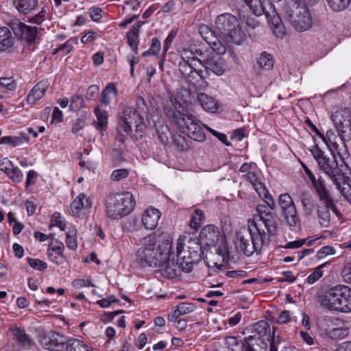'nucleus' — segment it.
<instances>
[{"mask_svg":"<svg viewBox=\"0 0 351 351\" xmlns=\"http://www.w3.org/2000/svg\"><path fill=\"white\" fill-rule=\"evenodd\" d=\"M173 239L167 234L144 237L136 243V263L141 267L158 268L161 274L173 279L182 271L189 273L200 261V246L196 239L180 236L176 241V262L172 251Z\"/></svg>","mask_w":351,"mask_h":351,"instance_id":"obj_1","label":"nucleus"},{"mask_svg":"<svg viewBox=\"0 0 351 351\" xmlns=\"http://www.w3.org/2000/svg\"><path fill=\"white\" fill-rule=\"evenodd\" d=\"M256 211L248 228L239 230L234 243L237 252L247 256L254 252H261L263 246L269 243L270 236L274 235L277 230L276 221L267 206L258 205Z\"/></svg>","mask_w":351,"mask_h":351,"instance_id":"obj_2","label":"nucleus"},{"mask_svg":"<svg viewBox=\"0 0 351 351\" xmlns=\"http://www.w3.org/2000/svg\"><path fill=\"white\" fill-rule=\"evenodd\" d=\"M217 34L206 25L199 28V33L213 51L224 53L229 43L241 45L246 35L237 18L230 13H223L215 19Z\"/></svg>","mask_w":351,"mask_h":351,"instance_id":"obj_3","label":"nucleus"},{"mask_svg":"<svg viewBox=\"0 0 351 351\" xmlns=\"http://www.w3.org/2000/svg\"><path fill=\"white\" fill-rule=\"evenodd\" d=\"M181 109L182 104L173 97H171L164 106L165 114L180 132L193 141L204 142L206 136L200 122L192 114L181 111Z\"/></svg>","mask_w":351,"mask_h":351,"instance_id":"obj_4","label":"nucleus"},{"mask_svg":"<svg viewBox=\"0 0 351 351\" xmlns=\"http://www.w3.org/2000/svg\"><path fill=\"white\" fill-rule=\"evenodd\" d=\"M330 119L337 130V135L332 130L326 132L329 150L342 155L346 152V141L351 140V110L348 108H335Z\"/></svg>","mask_w":351,"mask_h":351,"instance_id":"obj_5","label":"nucleus"},{"mask_svg":"<svg viewBox=\"0 0 351 351\" xmlns=\"http://www.w3.org/2000/svg\"><path fill=\"white\" fill-rule=\"evenodd\" d=\"M317 302L330 311L351 313V287L341 284L335 285L318 294Z\"/></svg>","mask_w":351,"mask_h":351,"instance_id":"obj_6","label":"nucleus"},{"mask_svg":"<svg viewBox=\"0 0 351 351\" xmlns=\"http://www.w3.org/2000/svg\"><path fill=\"white\" fill-rule=\"evenodd\" d=\"M136 102L137 107L136 110L126 107L123 111V115L120 117L117 129V138L119 141H125L132 134V125L135 126L137 132H142L145 128L143 115L147 113V105L141 97H138Z\"/></svg>","mask_w":351,"mask_h":351,"instance_id":"obj_7","label":"nucleus"},{"mask_svg":"<svg viewBox=\"0 0 351 351\" xmlns=\"http://www.w3.org/2000/svg\"><path fill=\"white\" fill-rule=\"evenodd\" d=\"M332 156L328 157L318 148L312 151L313 156L317 161L319 170L325 173L332 182H337L344 177V170L347 166L343 160V156L346 155L347 149L342 155L338 154L337 152L330 150Z\"/></svg>","mask_w":351,"mask_h":351,"instance_id":"obj_8","label":"nucleus"},{"mask_svg":"<svg viewBox=\"0 0 351 351\" xmlns=\"http://www.w3.org/2000/svg\"><path fill=\"white\" fill-rule=\"evenodd\" d=\"M136 202L130 192L112 193L105 200L106 213L112 219H119L129 215L134 208Z\"/></svg>","mask_w":351,"mask_h":351,"instance_id":"obj_9","label":"nucleus"},{"mask_svg":"<svg viewBox=\"0 0 351 351\" xmlns=\"http://www.w3.org/2000/svg\"><path fill=\"white\" fill-rule=\"evenodd\" d=\"M180 60L178 62V67L180 73L184 77H192L197 75L199 81L204 88L208 86V83L203 79L202 72L199 70V66L203 64L204 53L198 49L193 51L186 47L179 50Z\"/></svg>","mask_w":351,"mask_h":351,"instance_id":"obj_10","label":"nucleus"},{"mask_svg":"<svg viewBox=\"0 0 351 351\" xmlns=\"http://www.w3.org/2000/svg\"><path fill=\"white\" fill-rule=\"evenodd\" d=\"M249 8L256 16L265 15L273 34L278 38H283L285 35V27L282 20L276 11L274 5L270 1L261 0H243Z\"/></svg>","mask_w":351,"mask_h":351,"instance_id":"obj_11","label":"nucleus"},{"mask_svg":"<svg viewBox=\"0 0 351 351\" xmlns=\"http://www.w3.org/2000/svg\"><path fill=\"white\" fill-rule=\"evenodd\" d=\"M184 236L190 237L191 239L197 241L200 246V256L202 255L201 245L216 247V252L221 256L223 259L228 258L231 254L226 238L224 237L219 238V231L214 225H208L204 227L200 232L199 239L193 238L189 234H184Z\"/></svg>","mask_w":351,"mask_h":351,"instance_id":"obj_12","label":"nucleus"},{"mask_svg":"<svg viewBox=\"0 0 351 351\" xmlns=\"http://www.w3.org/2000/svg\"><path fill=\"white\" fill-rule=\"evenodd\" d=\"M306 4L290 2L285 8V15L298 32H304L311 28L312 18Z\"/></svg>","mask_w":351,"mask_h":351,"instance_id":"obj_13","label":"nucleus"},{"mask_svg":"<svg viewBox=\"0 0 351 351\" xmlns=\"http://www.w3.org/2000/svg\"><path fill=\"white\" fill-rule=\"evenodd\" d=\"M278 201L288 225L292 228H299L300 220L291 197L288 193L282 194L279 196Z\"/></svg>","mask_w":351,"mask_h":351,"instance_id":"obj_14","label":"nucleus"},{"mask_svg":"<svg viewBox=\"0 0 351 351\" xmlns=\"http://www.w3.org/2000/svg\"><path fill=\"white\" fill-rule=\"evenodd\" d=\"M256 170L248 172V174H243V177L253 186L261 198H262L271 210L275 208V202L272 196L269 193L264 184L261 181L260 177L257 175Z\"/></svg>","mask_w":351,"mask_h":351,"instance_id":"obj_15","label":"nucleus"},{"mask_svg":"<svg viewBox=\"0 0 351 351\" xmlns=\"http://www.w3.org/2000/svg\"><path fill=\"white\" fill-rule=\"evenodd\" d=\"M216 53L215 55H213L208 60H204L202 66L206 70H210L217 75L221 76L229 70L230 65L224 56L226 52L224 53Z\"/></svg>","mask_w":351,"mask_h":351,"instance_id":"obj_16","label":"nucleus"},{"mask_svg":"<svg viewBox=\"0 0 351 351\" xmlns=\"http://www.w3.org/2000/svg\"><path fill=\"white\" fill-rule=\"evenodd\" d=\"M11 28L16 36L27 42H34L36 38L37 28L36 27L16 21L11 23Z\"/></svg>","mask_w":351,"mask_h":351,"instance_id":"obj_17","label":"nucleus"},{"mask_svg":"<svg viewBox=\"0 0 351 351\" xmlns=\"http://www.w3.org/2000/svg\"><path fill=\"white\" fill-rule=\"evenodd\" d=\"M66 338L56 332H51L40 339L42 346L51 351H62L64 348Z\"/></svg>","mask_w":351,"mask_h":351,"instance_id":"obj_18","label":"nucleus"},{"mask_svg":"<svg viewBox=\"0 0 351 351\" xmlns=\"http://www.w3.org/2000/svg\"><path fill=\"white\" fill-rule=\"evenodd\" d=\"M303 167L306 176L317 191L319 200H324L326 203L331 204L328 199L329 191L326 188L325 180L321 176L316 179L312 171L306 166L304 165Z\"/></svg>","mask_w":351,"mask_h":351,"instance_id":"obj_19","label":"nucleus"},{"mask_svg":"<svg viewBox=\"0 0 351 351\" xmlns=\"http://www.w3.org/2000/svg\"><path fill=\"white\" fill-rule=\"evenodd\" d=\"M197 101L202 110L209 114H216L221 108L217 99L204 93H197Z\"/></svg>","mask_w":351,"mask_h":351,"instance_id":"obj_20","label":"nucleus"},{"mask_svg":"<svg viewBox=\"0 0 351 351\" xmlns=\"http://www.w3.org/2000/svg\"><path fill=\"white\" fill-rule=\"evenodd\" d=\"M338 319H326L325 320V332L326 335L332 339H341L347 337L349 333L348 328L344 326H339Z\"/></svg>","mask_w":351,"mask_h":351,"instance_id":"obj_21","label":"nucleus"},{"mask_svg":"<svg viewBox=\"0 0 351 351\" xmlns=\"http://www.w3.org/2000/svg\"><path fill=\"white\" fill-rule=\"evenodd\" d=\"M91 207L92 204L90 198L84 193H80L71 203L70 210L72 216L80 218L82 211L90 209Z\"/></svg>","mask_w":351,"mask_h":351,"instance_id":"obj_22","label":"nucleus"},{"mask_svg":"<svg viewBox=\"0 0 351 351\" xmlns=\"http://www.w3.org/2000/svg\"><path fill=\"white\" fill-rule=\"evenodd\" d=\"M64 245L58 239H53L48 247L47 256L49 258L57 265L62 264L65 258L63 254Z\"/></svg>","mask_w":351,"mask_h":351,"instance_id":"obj_23","label":"nucleus"},{"mask_svg":"<svg viewBox=\"0 0 351 351\" xmlns=\"http://www.w3.org/2000/svg\"><path fill=\"white\" fill-rule=\"evenodd\" d=\"M108 106L99 104L94 109V112L97 118L95 122L97 130H98L101 135L106 130L108 124L109 110L107 109Z\"/></svg>","mask_w":351,"mask_h":351,"instance_id":"obj_24","label":"nucleus"},{"mask_svg":"<svg viewBox=\"0 0 351 351\" xmlns=\"http://www.w3.org/2000/svg\"><path fill=\"white\" fill-rule=\"evenodd\" d=\"M161 213L159 210L150 207L145 210L142 215V222L147 230L155 229L160 219Z\"/></svg>","mask_w":351,"mask_h":351,"instance_id":"obj_25","label":"nucleus"},{"mask_svg":"<svg viewBox=\"0 0 351 351\" xmlns=\"http://www.w3.org/2000/svg\"><path fill=\"white\" fill-rule=\"evenodd\" d=\"M196 309V305L191 302H181L173 308L168 315V321L175 322L178 317L193 313Z\"/></svg>","mask_w":351,"mask_h":351,"instance_id":"obj_26","label":"nucleus"},{"mask_svg":"<svg viewBox=\"0 0 351 351\" xmlns=\"http://www.w3.org/2000/svg\"><path fill=\"white\" fill-rule=\"evenodd\" d=\"M49 87L47 82L41 81L37 83L29 91L27 97V104L33 106L36 104L45 95Z\"/></svg>","mask_w":351,"mask_h":351,"instance_id":"obj_27","label":"nucleus"},{"mask_svg":"<svg viewBox=\"0 0 351 351\" xmlns=\"http://www.w3.org/2000/svg\"><path fill=\"white\" fill-rule=\"evenodd\" d=\"M328 199L331 204H327L324 200H319L324 204V206H319L317 208V215L319 218L320 224L324 227H328L329 226L330 220V210L335 211V205L329 193Z\"/></svg>","mask_w":351,"mask_h":351,"instance_id":"obj_28","label":"nucleus"},{"mask_svg":"<svg viewBox=\"0 0 351 351\" xmlns=\"http://www.w3.org/2000/svg\"><path fill=\"white\" fill-rule=\"evenodd\" d=\"M0 166L1 170L6 173L10 179L16 183H19L22 181L23 175L21 169L14 166L12 161L5 160L3 161Z\"/></svg>","mask_w":351,"mask_h":351,"instance_id":"obj_29","label":"nucleus"},{"mask_svg":"<svg viewBox=\"0 0 351 351\" xmlns=\"http://www.w3.org/2000/svg\"><path fill=\"white\" fill-rule=\"evenodd\" d=\"M143 23H144L143 21L136 22L132 25L130 30L126 34L128 43L132 48L135 55L138 53L139 32Z\"/></svg>","mask_w":351,"mask_h":351,"instance_id":"obj_30","label":"nucleus"},{"mask_svg":"<svg viewBox=\"0 0 351 351\" xmlns=\"http://www.w3.org/2000/svg\"><path fill=\"white\" fill-rule=\"evenodd\" d=\"M118 95V90L113 83H108L101 91L99 97V103L108 106Z\"/></svg>","mask_w":351,"mask_h":351,"instance_id":"obj_31","label":"nucleus"},{"mask_svg":"<svg viewBox=\"0 0 351 351\" xmlns=\"http://www.w3.org/2000/svg\"><path fill=\"white\" fill-rule=\"evenodd\" d=\"M38 4V0H17L14 1L15 8L23 14L32 12L37 8Z\"/></svg>","mask_w":351,"mask_h":351,"instance_id":"obj_32","label":"nucleus"},{"mask_svg":"<svg viewBox=\"0 0 351 351\" xmlns=\"http://www.w3.org/2000/svg\"><path fill=\"white\" fill-rule=\"evenodd\" d=\"M65 232L66 238H65V243L66 247L71 250H75L77 248V230L74 225H69L66 228Z\"/></svg>","mask_w":351,"mask_h":351,"instance_id":"obj_33","label":"nucleus"},{"mask_svg":"<svg viewBox=\"0 0 351 351\" xmlns=\"http://www.w3.org/2000/svg\"><path fill=\"white\" fill-rule=\"evenodd\" d=\"M14 38L8 27H0V51H5L14 44Z\"/></svg>","mask_w":351,"mask_h":351,"instance_id":"obj_34","label":"nucleus"},{"mask_svg":"<svg viewBox=\"0 0 351 351\" xmlns=\"http://www.w3.org/2000/svg\"><path fill=\"white\" fill-rule=\"evenodd\" d=\"M259 68L265 71H270L274 66V59L270 53L263 51L256 60Z\"/></svg>","mask_w":351,"mask_h":351,"instance_id":"obj_35","label":"nucleus"},{"mask_svg":"<svg viewBox=\"0 0 351 351\" xmlns=\"http://www.w3.org/2000/svg\"><path fill=\"white\" fill-rule=\"evenodd\" d=\"M28 141V136L25 134H21V136H3L0 138V144H7L12 147H15L21 145L25 141Z\"/></svg>","mask_w":351,"mask_h":351,"instance_id":"obj_36","label":"nucleus"},{"mask_svg":"<svg viewBox=\"0 0 351 351\" xmlns=\"http://www.w3.org/2000/svg\"><path fill=\"white\" fill-rule=\"evenodd\" d=\"M53 227L58 228L61 231H65L67 228L64 217L59 212H55L51 216L49 228Z\"/></svg>","mask_w":351,"mask_h":351,"instance_id":"obj_37","label":"nucleus"},{"mask_svg":"<svg viewBox=\"0 0 351 351\" xmlns=\"http://www.w3.org/2000/svg\"><path fill=\"white\" fill-rule=\"evenodd\" d=\"M10 330L14 337L21 346H29L32 344V340L23 329L14 326L11 328Z\"/></svg>","mask_w":351,"mask_h":351,"instance_id":"obj_38","label":"nucleus"},{"mask_svg":"<svg viewBox=\"0 0 351 351\" xmlns=\"http://www.w3.org/2000/svg\"><path fill=\"white\" fill-rule=\"evenodd\" d=\"M67 351H95L90 345L80 339H72L66 346Z\"/></svg>","mask_w":351,"mask_h":351,"instance_id":"obj_39","label":"nucleus"},{"mask_svg":"<svg viewBox=\"0 0 351 351\" xmlns=\"http://www.w3.org/2000/svg\"><path fill=\"white\" fill-rule=\"evenodd\" d=\"M78 44V39L76 37L71 38L66 40L64 44L54 49L53 54L61 53L65 56L69 54L74 48V46Z\"/></svg>","mask_w":351,"mask_h":351,"instance_id":"obj_40","label":"nucleus"},{"mask_svg":"<svg viewBox=\"0 0 351 351\" xmlns=\"http://www.w3.org/2000/svg\"><path fill=\"white\" fill-rule=\"evenodd\" d=\"M333 183L336 185L337 189L341 192V195L348 202H351V185L346 182L343 178Z\"/></svg>","mask_w":351,"mask_h":351,"instance_id":"obj_41","label":"nucleus"},{"mask_svg":"<svg viewBox=\"0 0 351 351\" xmlns=\"http://www.w3.org/2000/svg\"><path fill=\"white\" fill-rule=\"evenodd\" d=\"M326 263H323L313 269L312 273L307 277L306 282L313 285L321 278L324 274L323 269L326 267Z\"/></svg>","mask_w":351,"mask_h":351,"instance_id":"obj_42","label":"nucleus"},{"mask_svg":"<svg viewBox=\"0 0 351 351\" xmlns=\"http://www.w3.org/2000/svg\"><path fill=\"white\" fill-rule=\"evenodd\" d=\"M156 131L158 138L163 145H167L169 143L170 131L167 125L159 124L156 125Z\"/></svg>","mask_w":351,"mask_h":351,"instance_id":"obj_43","label":"nucleus"},{"mask_svg":"<svg viewBox=\"0 0 351 351\" xmlns=\"http://www.w3.org/2000/svg\"><path fill=\"white\" fill-rule=\"evenodd\" d=\"M329 8L334 12L344 10L350 4V0H326Z\"/></svg>","mask_w":351,"mask_h":351,"instance_id":"obj_44","label":"nucleus"},{"mask_svg":"<svg viewBox=\"0 0 351 351\" xmlns=\"http://www.w3.org/2000/svg\"><path fill=\"white\" fill-rule=\"evenodd\" d=\"M204 220V215L203 211L199 209H196L191 217L190 226L191 228L197 230L202 224Z\"/></svg>","mask_w":351,"mask_h":351,"instance_id":"obj_45","label":"nucleus"},{"mask_svg":"<svg viewBox=\"0 0 351 351\" xmlns=\"http://www.w3.org/2000/svg\"><path fill=\"white\" fill-rule=\"evenodd\" d=\"M49 18V10L46 8H43L40 12L35 16L29 19V23H35L37 25L41 24L43 21Z\"/></svg>","mask_w":351,"mask_h":351,"instance_id":"obj_46","label":"nucleus"},{"mask_svg":"<svg viewBox=\"0 0 351 351\" xmlns=\"http://www.w3.org/2000/svg\"><path fill=\"white\" fill-rule=\"evenodd\" d=\"M84 106V99L82 95L75 94L70 99V108L72 110L81 109Z\"/></svg>","mask_w":351,"mask_h":351,"instance_id":"obj_47","label":"nucleus"},{"mask_svg":"<svg viewBox=\"0 0 351 351\" xmlns=\"http://www.w3.org/2000/svg\"><path fill=\"white\" fill-rule=\"evenodd\" d=\"M302 204L304 212L307 215H311L314 210V202L312 197L309 195H305L302 199Z\"/></svg>","mask_w":351,"mask_h":351,"instance_id":"obj_48","label":"nucleus"},{"mask_svg":"<svg viewBox=\"0 0 351 351\" xmlns=\"http://www.w3.org/2000/svg\"><path fill=\"white\" fill-rule=\"evenodd\" d=\"M305 123L307 126L313 132L315 133V136L320 138L329 149V144L328 143V141L326 140V134L324 135L322 132L319 131L317 128L311 122L309 119H306Z\"/></svg>","mask_w":351,"mask_h":351,"instance_id":"obj_49","label":"nucleus"},{"mask_svg":"<svg viewBox=\"0 0 351 351\" xmlns=\"http://www.w3.org/2000/svg\"><path fill=\"white\" fill-rule=\"evenodd\" d=\"M27 263L32 268L38 271H43L47 267V263L37 258H29Z\"/></svg>","mask_w":351,"mask_h":351,"instance_id":"obj_50","label":"nucleus"},{"mask_svg":"<svg viewBox=\"0 0 351 351\" xmlns=\"http://www.w3.org/2000/svg\"><path fill=\"white\" fill-rule=\"evenodd\" d=\"M0 85L8 90H14L16 87V83L12 77L0 78Z\"/></svg>","mask_w":351,"mask_h":351,"instance_id":"obj_51","label":"nucleus"},{"mask_svg":"<svg viewBox=\"0 0 351 351\" xmlns=\"http://www.w3.org/2000/svg\"><path fill=\"white\" fill-rule=\"evenodd\" d=\"M72 286L76 289L83 287H94V285L88 279H75L72 282Z\"/></svg>","mask_w":351,"mask_h":351,"instance_id":"obj_52","label":"nucleus"},{"mask_svg":"<svg viewBox=\"0 0 351 351\" xmlns=\"http://www.w3.org/2000/svg\"><path fill=\"white\" fill-rule=\"evenodd\" d=\"M102 10L98 7H92L89 9V16L93 21L97 22L102 17Z\"/></svg>","mask_w":351,"mask_h":351,"instance_id":"obj_53","label":"nucleus"},{"mask_svg":"<svg viewBox=\"0 0 351 351\" xmlns=\"http://www.w3.org/2000/svg\"><path fill=\"white\" fill-rule=\"evenodd\" d=\"M128 174L129 172L126 169H119L112 171L111 178L113 180L119 181L121 179L128 177Z\"/></svg>","mask_w":351,"mask_h":351,"instance_id":"obj_54","label":"nucleus"},{"mask_svg":"<svg viewBox=\"0 0 351 351\" xmlns=\"http://www.w3.org/2000/svg\"><path fill=\"white\" fill-rule=\"evenodd\" d=\"M98 38V34L93 31H88L81 38L83 44H88L94 42Z\"/></svg>","mask_w":351,"mask_h":351,"instance_id":"obj_55","label":"nucleus"},{"mask_svg":"<svg viewBox=\"0 0 351 351\" xmlns=\"http://www.w3.org/2000/svg\"><path fill=\"white\" fill-rule=\"evenodd\" d=\"M175 37H176V33L171 32H170L168 34V36L165 38V40L164 41V43H163V53H162V56H163L164 58H165L166 53L167 52V51L170 48L173 39L175 38Z\"/></svg>","mask_w":351,"mask_h":351,"instance_id":"obj_56","label":"nucleus"},{"mask_svg":"<svg viewBox=\"0 0 351 351\" xmlns=\"http://www.w3.org/2000/svg\"><path fill=\"white\" fill-rule=\"evenodd\" d=\"M99 92V88L97 85H91L87 89L86 98L88 100L94 99L98 95Z\"/></svg>","mask_w":351,"mask_h":351,"instance_id":"obj_57","label":"nucleus"},{"mask_svg":"<svg viewBox=\"0 0 351 351\" xmlns=\"http://www.w3.org/2000/svg\"><path fill=\"white\" fill-rule=\"evenodd\" d=\"M161 43L160 40L154 37L152 39V45L149 47V51L154 56H157L160 50Z\"/></svg>","mask_w":351,"mask_h":351,"instance_id":"obj_58","label":"nucleus"},{"mask_svg":"<svg viewBox=\"0 0 351 351\" xmlns=\"http://www.w3.org/2000/svg\"><path fill=\"white\" fill-rule=\"evenodd\" d=\"M335 253V249L329 245L322 247L317 253V256L319 258H323L329 254H334Z\"/></svg>","mask_w":351,"mask_h":351,"instance_id":"obj_59","label":"nucleus"},{"mask_svg":"<svg viewBox=\"0 0 351 351\" xmlns=\"http://www.w3.org/2000/svg\"><path fill=\"white\" fill-rule=\"evenodd\" d=\"M291 321V313L289 311H283L279 315L277 322L280 324H287Z\"/></svg>","mask_w":351,"mask_h":351,"instance_id":"obj_60","label":"nucleus"},{"mask_svg":"<svg viewBox=\"0 0 351 351\" xmlns=\"http://www.w3.org/2000/svg\"><path fill=\"white\" fill-rule=\"evenodd\" d=\"M341 276L346 282L351 283V263H348L344 266Z\"/></svg>","mask_w":351,"mask_h":351,"instance_id":"obj_61","label":"nucleus"},{"mask_svg":"<svg viewBox=\"0 0 351 351\" xmlns=\"http://www.w3.org/2000/svg\"><path fill=\"white\" fill-rule=\"evenodd\" d=\"M37 176V173L34 170H29L27 172L25 181V187L27 189L35 184Z\"/></svg>","mask_w":351,"mask_h":351,"instance_id":"obj_62","label":"nucleus"},{"mask_svg":"<svg viewBox=\"0 0 351 351\" xmlns=\"http://www.w3.org/2000/svg\"><path fill=\"white\" fill-rule=\"evenodd\" d=\"M117 300L115 299L114 296L111 295L106 298H103L97 302L101 308H108L112 303L117 302Z\"/></svg>","mask_w":351,"mask_h":351,"instance_id":"obj_63","label":"nucleus"},{"mask_svg":"<svg viewBox=\"0 0 351 351\" xmlns=\"http://www.w3.org/2000/svg\"><path fill=\"white\" fill-rule=\"evenodd\" d=\"M241 317V313L238 312L232 317L228 318L226 322L230 326H234L240 322Z\"/></svg>","mask_w":351,"mask_h":351,"instance_id":"obj_64","label":"nucleus"}]
</instances>
